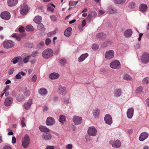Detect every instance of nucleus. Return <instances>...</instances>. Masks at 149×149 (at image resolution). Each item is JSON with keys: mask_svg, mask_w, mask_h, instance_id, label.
<instances>
[{"mask_svg": "<svg viewBox=\"0 0 149 149\" xmlns=\"http://www.w3.org/2000/svg\"><path fill=\"white\" fill-rule=\"evenodd\" d=\"M53 54V51L51 49L47 48L43 51L42 53V56L44 58L47 59L51 57Z\"/></svg>", "mask_w": 149, "mask_h": 149, "instance_id": "f257e3e1", "label": "nucleus"}, {"mask_svg": "<svg viewBox=\"0 0 149 149\" xmlns=\"http://www.w3.org/2000/svg\"><path fill=\"white\" fill-rule=\"evenodd\" d=\"M30 139L29 136L26 134L22 138V146L24 148H27L30 143Z\"/></svg>", "mask_w": 149, "mask_h": 149, "instance_id": "f03ea898", "label": "nucleus"}, {"mask_svg": "<svg viewBox=\"0 0 149 149\" xmlns=\"http://www.w3.org/2000/svg\"><path fill=\"white\" fill-rule=\"evenodd\" d=\"M30 8L28 6L26 3H24L21 6L20 9V13L23 15L27 14L28 13Z\"/></svg>", "mask_w": 149, "mask_h": 149, "instance_id": "7ed1b4c3", "label": "nucleus"}, {"mask_svg": "<svg viewBox=\"0 0 149 149\" xmlns=\"http://www.w3.org/2000/svg\"><path fill=\"white\" fill-rule=\"evenodd\" d=\"M110 67L113 69H118L120 67V62L117 60L111 62L110 64Z\"/></svg>", "mask_w": 149, "mask_h": 149, "instance_id": "20e7f679", "label": "nucleus"}, {"mask_svg": "<svg viewBox=\"0 0 149 149\" xmlns=\"http://www.w3.org/2000/svg\"><path fill=\"white\" fill-rule=\"evenodd\" d=\"M142 62L144 64H146L149 62V54L146 52H144L141 58Z\"/></svg>", "mask_w": 149, "mask_h": 149, "instance_id": "39448f33", "label": "nucleus"}, {"mask_svg": "<svg viewBox=\"0 0 149 149\" xmlns=\"http://www.w3.org/2000/svg\"><path fill=\"white\" fill-rule=\"evenodd\" d=\"M115 52L113 50H110L107 51L104 54L105 58L107 60H109L112 58L114 57Z\"/></svg>", "mask_w": 149, "mask_h": 149, "instance_id": "423d86ee", "label": "nucleus"}, {"mask_svg": "<svg viewBox=\"0 0 149 149\" xmlns=\"http://www.w3.org/2000/svg\"><path fill=\"white\" fill-rule=\"evenodd\" d=\"M3 45L5 48L8 49L13 47L15 45V43L11 40H8L4 42Z\"/></svg>", "mask_w": 149, "mask_h": 149, "instance_id": "0eeeda50", "label": "nucleus"}, {"mask_svg": "<svg viewBox=\"0 0 149 149\" xmlns=\"http://www.w3.org/2000/svg\"><path fill=\"white\" fill-rule=\"evenodd\" d=\"M87 132L89 136H94L96 135L97 131L94 126H91L89 127Z\"/></svg>", "mask_w": 149, "mask_h": 149, "instance_id": "6e6552de", "label": "nucleus"}, {"mask_svg": "<svg viewBox=\"0 0 149 149\" xmlns=\"http://www.w3.org/2000/svg\"><path fill=\"white\" fill-rule=\"evenodd\" d=\"M109 143L114 148H118L121 146V143L118 140L116 141L111 140L109 141Z\"/></svg>", "mask_w": 149, "mask_h": 149, "instance_id": "1a4fd4ad", "label": "nucleus"}, {"mask_svg": "<svg viewBox=\"0 0 149 149\" xmlns=\"http://www.w3.org/2000/svg\"><path fill=\"white\" fill-rule=\"evenodd\" d=\"M0 17L3 19L8 20L10 18V14L8 12L4 11L1 13Z\"/></svg>", "mask_w": 149, "mask_h": 149, "instance_id": "9d476101", "label": "nucleus"}, {"mask_svg": "<svg viewBox=\"0 0 149 149\" xmlns=\"http://www.w3.org/2000/svg\"><path fill=\"white\" fill-rule=\"evenodd\" d=\"M82 118L79 116H74L72 119L75 125L80 124L82 122Z\"/></svg>", "mask_w": 149, "mask_h": 149, "instance_id": "9b49d317", "label": "nucleus"}, {"mask_svg": "<svg viewBox=\"0 0 149 149\" xmlns=\"http://www.w3.org/2000/svg\"><path fill=\"white\" fill-rule=\"evenodd\" d=\"M104 120L107 124L110 125L112 123V119L111 116L109 114H107L104 117Z\"/></svg>", "mask_w": 149, "mask_h": 149, "instance_id": "f8f14e48", "label": "nucleus"}, {"mask_svg": "<svg viewBox=\"0 0 149 149\" xmlns=\"http://www.w3.org/2000/svg\"><path fill=\"white\" fill-rule=\"evenodd\" d=\"M55 123L54 119L51 117H48L46 121V124L47 125H52L54 124Z\"/></svg>", "mask_w": 149, "mask_h": 149, "instance_id": "ddd939ff", "label": "nucleus"}, {"mask_svg": "<svg viewBox=\"0 0 149 149\" xmlns=\"http://www.w3.org/2000/svg\"><path fill=\"white\" fill-rule=\"evenodd\" d=\"M22 57H25L23 59V62L24 63H27L29 61L31 57V55H29L27 53H24L22 54Z\"/></svg>", "mask_w": 149, "mask_h": 149, "instance_id": "4468645a", "label": "nucleus"}, {"mask_svg": "<svg viewBox=\"0 0 149 149\" xmlns=\"http://www.w3.org/2000/svg\"><path fill=\"white\" fill-rule=\"evenodd\" d=\"M13 99L10 97H8L6 98L4 102L5 105L8 107L10 106L12 103Z\"/></svg>", "mask_w": 149, "mask_h": 149, "instance_id": "2eb2a0df", "label": "nucleus"}, {"mask_svg": "<svg viewBox=\"0 0 149 149\" xmlns=\"http://www.w3.org/2000/svg\"><path fill=\"white\" fill-rule=\"evenodd\" d=\"M58 91L59 93L62 94V95H65L67 93L66 88L61 85L59 86Z\"/></svg>", "mask_w": 149, "mask_h": 149, "instance_id": "dca6fc26", "label": "nucleus"}, {"mask_svg": "<svg viewBox=\"0 0 149 149\" xmlns=\"http://www.w3.org/2000/svg\"><path fill=\"white\" fill-rule=\"evenodd\" d=\"M134 109L133 108H131L128 109L127 112V117L129 119L132 118L134 114Z\"/></svg>", "mask_w": 149, "mask_h": 149, "instance_id": "f3484780", "label": "nucleus"}, {"mask_svg": "<svg viewBox=\"0 0 149 149\" xmlns=\"http://www.w3.org/2000/svg\"><path fill=\"white\" fill-rule=\"evenodd\" d=\"M149 134L146 132L141 133L140 135L139 139L141 141H143L146 139L148 136Z\"/></svg>", "mask_w": 149, "mask_h": 149, "instance_id": "a211bd4d", "label": "nucleus"}, {"mask_svg": "<svg viewBox=\"0 0 149 149\" xmlns=\"http://www.w3.org/2000/svg\"><path fill=\"white\" fill-rule=\"evenodd\" d=\"M32 104V99H29V100L27 102H25L24 104V108L26 110L29 109Z\"/></svg>", "mask_w": 149, "mask_h": 149, "instance_id": "6ab92c4d", "label": "nucleus"}, {"mask_svg": "<svg viewBox=\"0 0 149 149\" xmlns=\"http://www.w3.org/2000/svg\"><path fill=\"white\" fill-rule=\"evenodd\" d=\"M22 59V57L21 56H18L14 58L11 61V62L13 64H16L18 62L19 63L20 62Z\"/></svg>", "mask_w": 149, "mask_h": 149, "instance_id": "aec40b11", "label": "nucleus"}, {"mask_svg": "<svg viewBox=\"0 0 149 149\" xmlns=\"http://www.w3.org/2000/svg\"><path fill=\"white\" fill-rule=\"evenodd\" d=\"M88 54L87 53L82 54L78 58V62H82L88 56Z\"/></svg>", "mask_w": 149, "mask_h": 149, "instance_id": "412c9836", "label": "nucleus"}, {"mask_svg": "<svg viewBox=\"0 0 149 149\" xmlns=\"http://www.w3.org/2000/svg\"><path fill=\"white\" fill-rule=\"evenodd\" d=\"M132 33V31L131 29H128L124 32V35L125 37L129 38L131 36Z\"/></svg>", "mask_w": 149, "mask_h": 149, "instance_id": "4be33fe9", "label": "nucleus"}, {"mask_svg": "<svg viewBox=\"0 0 149 149\" xmlns=\"http://www.w3.org/2000/svg\"><path fill=\"white\" fill-rule=\"evenodd\" d=\"M18 0H8L7 3L9 6H13L17 4Z\"/></svg>", "mask_w": 149, "mask_h": 149, "instance_id": "5701e85b", "label": "nucleus"}, {"mask_svg": "<svg viewBox=\"0 0 149 149\" xmlns=\"http://www.w3.org/2000/svg\"><path fill=\"white\" fill-rule=\"evenodd\" d=\"M100 113V110L98 108H95L93 109V115L95 118H98L99 117Z\"/></svg>", "mask_w": 149, "mask_h": 149, "instance_id": "b1692460", "label": "nucleus"}, {"mask_svg": "<svg viewBox=\"0 0 149 149\" xmlns=\"http://www.w3.org/2000/svg\"><path fill=\"white\" fill-rule=\"evenodd\" d=\"M72 30V28L70 27H69L66 29L64 32V35L67 37L70 36L71 34V31Z\"/></svg>", "mask_w": 149, "mask_h": 149, "instance_id": "393cba45", "label": "nucleus"}, {"mask_svg": "<svg viewBox=\"0 0 149 149\" xmlns=\"http://www.w3.org/2000/svg\"><path fill=\"white\" fill-rule=\"evenodd\" d=\"M59 77V74L53 72L49 75V78L52 79H58Z\"/></svg>", "mask_w": 149, "mask_h": 149, "instance_id": "a878e982", "label": "nucleus"}, {"mask_svg": "<svg viewBox=\"0 0 149 149\" xmlns=\"http://www.w3.org/2000/svg\"><path fill=\"white\" fill-rule=\"evenodd\" d=\"M39 93L41 96H45L47 93V90L44 88H41L38 91Z\"/></svg>", "mask_w": 149, "mask_h": 149, "instance_id": "bb28decb", "label": "nucleus"}, {"mask_svg": "<svg viewBox=\"0 0 149 149\" xmlns=\"http://www.w3.org/2000/svg\"><path fill=\"white\" fill-rule=\"evenodd\" d=\"M26 75V73L23 71L19 72L17 74L15 77V78L16 79H20L22 77V76H25Z\"/></svg>", "mask_w": 149, "mask_h": 149, "instance_id": "cd10ccee", "label": "nucleus"}, {"mask_svg": "<svg viewBox=\"0 0 149 149\" xmlns=\"http://www.w3.org/2000/svg\"><path fill=\"white\" fill-rule=\"evenodd\" d=\"M42 138L45 140H50L52 138L51 134L49 133H45L42 136Z\"/></svg>", "mask_w": 149, "mask_h": 149, "instance_id": "c85d7f7f", "label": "nucleus"}, {"mask_svg": "<svg viewBox=\"0 0 149 149\" xmlns=\"http://www.w3.org/2000/svg\"><path fill=\"white\" fill-rule=\"evenodd\" d=\"M147 9V5L144 4H141L139 7L140 10L142 12H145L146 11Z\"/></svg>", "mask_w": 149, "mask_h": 149, "instance_id": "c756f323", "label": "nucleus"}, {"mask_svg": "<svg viewBox=\"0 0 149 149\" xmlns=\"http://www.w3.org/2000/svg\"><path fill=\"white\" fill-rule=\"evenodd\" d=\"M122 94V91L120 89H118L116 90L114 92V96L116 97L120 96Z\"/></svg>", "mask_w": 149, "mask_h": 149, "instance_id": "7c9ffc66", "label": "nucleus"}, {"mask_svg": "<svg viewBox=\"0 0 149 149\" xmlns=\"http://www.w3.org/2000/svg\"><path fill=\"white\" fill-rule=\"evenodd\" d=\"M41 17L40 16L38 15L36 16L33 19V21L35 23L37 24H39L41 22Z\"/></svg>", "mask_w": 149, "mask_h": 149, "instance_id": "2f4dec72", "label": "nucleus"}, {"mask_svg": "<svg viewBox=\"0 0 149 149\" xmlns=\"http://www.w3.org/2000/svg\"><path fill=\"white\" fill-rule=\"evenodd\" d=\"M39 130L42 132H48L49 130L46 127L44 126H40L39 127Z\"/></svg>", "mask_w": 149, "mask_h": 149, "instance_id": "473e14b6", "label": "nucleus"}, {"mask_svg": "<svg viewBox=\"0 0 149 149\" xmlns=\"http://www.w3.org/2000/svg\"><path fill=\"white\" fill-rule=\"evenodd\" d=\"M112 43V42L110 40H108L103 42L102 45V47H105L107 46L110 45Z\"/></svg>", "mask_w": 149, "mask_h": 149, "instance_id": "72a5a7b5", "label": "nucleus"}, {"mask_svg": "<svg viewBox=\"0 0 149 149\" xmlns=\"http://www.w3.org/2000/svg\"><path fill=\"white\" fill-rule=\"evenodd\" d=\"M66 118L64 116L61 115L59 116V121L62 124H63L65 122Z\"/></svg>", "mask_w": 149, "mask_h": 149, "instance_id": "f704fd0d", "label": "nucleus"}, {"mask_svg": "<svg viewBox=\"0 0 149 149\" xmlns=\"http://www.w3.org/2000/svg\"><path fill=\"white\" fill-rule=\"evenodd\" d=\"M44 45V42L43 41H41L37 45L36 48L38 49H40L43 47Z\"/></svg>", "mask_w": 149, "mask_h": 149, "instance_id": "c9c22d12", "label": "nucleus"}, {"mask_svg": "<svg viewBox=\"0 0 149 149\" xmlns=\"http://www.w3.org/2000/svg\"><path fill=\"white\" fill-rule=\"evenodd\" d=\"M123 79L126 80L131 81L132 80V77L128 74H124L123 76Z\"/></svg>", "mask_w": 149, "mask_h": 149, "instance_id": "e433bc0d", "label": "nucleus"}, {"mask_svg": "<svg viewBox=\"0 0 149 149\" xmlns=\"http://www.w3.org/2000/svg\"><path fill=\"white\" fill-rule=\"evenodd\" d=\"M108 12L110 14H115L117 13V10L115 8L110 7L109 8Z\"/></svg>", "mask_w": 149, "mask_h": 149, "instance_id": "4c0bfd02", "label": "nucleus"}, {"mask_svg": "<svg viewBox=\"0 0 149 149\" xmlns=\"http://www.w3.org/2000/svg\"><path fill=\"white\" fill-rule=\"evenodd\" d=\"M126 0H114V3L117 4H123L126 2Z\"/></svg>", "mask_w": 149, "mask_h": 149, "instance_id": "58836bf2", "label": "nucleus"}, {"mask_svg": "<svg viewBox=\"0 0 149 149\" xmlns=\"http://www.w3.org/2000/svg\"><path fill=\"white\" fill-rule=\"evenodd\" d=\"M37 28L39 30L42 31H44L45 30L44 25L40 23L38 24Z\"/></svg>", "mask_w": 149, "mask_h": 149, "instance_id": "ea45409f", "label": "nucleus"}, {"mask_svg": "<svg viewBox=\"0 0 149 149\" xmlns=\"http://www.w3.org/2000/svg\"><path fill=\"white\" fill-rule=\"evenodd\" d=\"M105 36V34L102 32L98 33L96 36L97 38L101 39H102L104 38Z\"/></svg>", "mask_w": 149, "mask_h": 149, "instance_id": "a19ab883", "label": "nucleus"}, {"mask_svg": "<svg viewBox=\"0 0 149 149\" xmlns=\"http://www.w3.org/2000/svg\"><path fill=\"white\" fill-rule=\"evenodd\" d=\"M25 30L27 31H33L34 30V29L32 25L29 24L26 26Z\"/></svg>", "mask_w": 149, "mask_h": 149, "instance_id": "79ce46f5", "label": "nucleus"}, {"mask_svg": "<svg viewBox=\"0 0 149 149\" xmlns=\"http://www.w3.org/2000/svg\"><path fill=\"white\" fill-rule=\"evenodd\" d=\"M24 98V95L22 94H19L17 97V100L19 102L22 101Z\"/></svg>", "mask_w": 149, "mask_h": 149, "instance_id": "37998d69", "label": "nucleus"}, {"mask_svg": "<svg viewBox=\"0 0 149 149\" xmlns=\"http://www.w3.org/2000/svg\"><path fill=\"white\" fill-rule=\"evenodd\" d=\"M143 88L142 86H139L136 88V93H141L143 92Z\"/></svg>", "mask_w": 149, "mask_h": 149, "instance_id": "c03bdc74", "label": "nucleus"}, {"mask_svg": "<svg viewBox=\"0 0 149 149\" xmlns=\"http://www.w3.org/2000/svg\"><path fill=\"white\" fill-rule=\"evenodd\" d=\"M30 93L29 90L26 88L24 92V94L26 96H29L30 95Z\"/></svg>", "mask_w": 149, "mask_h": 149, "instance_id": "a18cd8bd", "label": "nucleus"}, {"mask_svg": "<svg viewBox=\"0 0 149 149\" xmlns=\"http://www.w3.org/2000/svg\"><path fill=\"white\" fill-rule=\"evenodd\" d=\"M60 63L62 65H64L66 63V60L65 59L63 58L61 59L59 61Z\"/></svg>", "mask_w": 149, "mask_h": 149, "instance_id": "49530a36", "label": "nucleus"}, {"mask_svg": "<svg viewBox=\"0 0 149 149\" xmlns=\"http://www.w3.org/2000/svg\"><path fill=\"white\" fill-rule=\"evenodd\" d=\"M143 82L146 84H149V77H147L144 78L143 80Z\"/></svg>", "mask_w": 149, "mask_h": 149, "instance_id": "de8ad7c7", "label": "nucleus"}, {"mask_svg": "<svg viewBox=\"0 0 149 149\" xmlns=\"http://www.w3.org/2000/svg\"><path fill=\"white\" fill-rule=\"evenodd\" d=\"M135 3L133 2H130L129 4V7L131 9L134 8L135 7Z\"/></svg>", "mask_w": 149, "mask_h": 149, "instance_id": "09e8293b", "label": "nucleus"}, {"mask_svg": "<svg viewBox=\"0 0 149 149\" xmlns=\"http://www.w3.org/2000/svg\"><path fill=\"white\" fill-rule=\"evenodd\" d=\"M38 53L39 52L38 51H34L32 52L31 56H32L33 57H36L37 56Z\"/></svg>", "mask_w": 149, "mask_h": 149, "instance_id": "8fccbe9b", "label": "nucleus"}, {"mask_svg": "<svg viewBox=\"0 0 149 149\" xmlns=\"http://www.w3.org/2000/svg\"><path fill=\"white\" fill-rule=\"evenodd\" d=\"M25 36V34H20L19 35H17V37L16 38V40L18 41H19L20 40V39L22 37L24 36Z\"/></svg>", "mask_w": 149, "mask_h": 149, "instance_id": "3c124183", "label": "nucleus"}, {"mask_svg": "<svg viewBox=\"0 0 149 149\" xmlns=\"http://www.w3.org/2000/svg\"><path fill=\"white\" fill-rule=\"evenodd\" d=\"M99 46L98 44H94L92 46V48L93 50H96L98 49Z\"/></svg>", "mask_w": 149, "mask_h": 149, "instance_id": "603ef678", "label": "nucleus"}, {"mask_svg": "<svg viewBox=\"0 0 149 149\" xmlns=\"http://www.w3.org/2000/svg\"><path fill=\"white\" fill-rule=\"evenodd\" d=\"M56 33V31H54L49 32L47 33V35L48 37H51L52 36L55 35Z\"/></svg>", "mask_w": 149, "mask_h": 149, "instance_id": "864d4df0", "label": "nucleus"}, {"mask_svg": "<svg viewBox=\"0 0 149 149\" xmlns=\"http://www.w3.org/2000/svg\"><path fill=\"white\" fill-rule=\"evenodd\" d=\"M78 3V1H72L69 2V5L70 6H75Z\"/></svg>", "mask_w": 149, "mask_h": 149, "instance_id": "5fc2aeb1", "label": "nucleus"}, {"mask_svg": "<svg viewBox=\"0 0 149 149\" xmlns=\"http://www.w3.org/2000/svg\"><path fill=\"white\" fill-rule=\"evenodd\" d=\"M91 14L92 15V18H95L97 15V13L95 11H92Z\"/></svg>", "mask_w": 149, "mask_h": 149, "instance_id": "6e6d98bb", "label": "nucleus"}, {"mask_svg": "<svg viewBox=\"0 0 149 149\" xmlns=\"http://www.w3.org/2000/svg\"><path fill=\"white\" fill-rule=\"evenodd\" d=\"M51 42V40L50 38H47L45 40V44L47 45H48Z\"/></svg>", "mask_w": 149, "mask_h": 149, "instance_id": "4d7b16f0", "label": "nucleus"}, {"mask_svg": "<svg viewBox=\"0 0 149 149\" xmlns=\"http://www.w3.org/2000/svg\"><path fill=\"white\" fill-rule=\"evenodd\" d=\"M51 20L52 21L55 22L56 20L57 19L56 17L54 15H51L50 17Z\"/></svg>", "mask_w": 149, "mask_h": 149, "instance_id": "13d9d810", "label": "nucleus"}, {"mask_svg": "<svg viewBox=\"0 0 149 149\" xmlns=\"http://www.w3.org/2000/svg\"><path fill=\"white\" fill-rule=\"evenodd\" d=\"M134 47L136 49H138L140 48V44L139 43H136L134 45Z\"/></svg>", "mask_w": 149, "mask_h": 149, "instance_id": "bf43d9fd", "label": "nucleus"}, {"mask_svg": "<svg viewBox=\"0 0 149 149\" xmlns=\"http://www.w3.org/2000/svg\"><path fill=\"white\" fill-rule=\"evenodd\" d=\"M66 148L67 149H72V145L71 144H68L66 146Z\"/></svg>", "mask_w": 149, "mask_h": 149, "instance_id": "052dcab7", "label": "nucleus"}, {"mask_svg": "<svg viewBox=\"0 0 149 149\" xmlns=\"http://www.w3.org/2000/svg\"><path fill=\"white\" fill-rule=\"evenodd\" d=\"M47 10L48 11H51L53 12L54 11V9L52 7H48L47 8Z\"/></svg>", "mask_w": 149, "mask_h": 149, "instance_id": "680f3d73", "label": "nucleus"}, {"mask_svg": "<svg viewBox=\"0 0 149 149\" xmlns=\"http://www.w3.org/2000/svg\"><path fill=\"white\" fill-rule=\"evenodd\" d=\"M18 30L20 32H23L24 31V28L22 26H21L19 28Z\"/></svg>", "mask_w": 149, "mask_h": 149, "instance_id": "e2e57ef3", "label": "nucleus"}, {"mask_svg": "<svg viewBox=\"0 0 149 149\" xmlns=\"http://www.w3.org/2000/svg\"><path fill=\"white\" fill-rule=\"evenodd\" d=\"M54 147L53 146H47L45 149H54Z\"/></svg>", "mask_w": 149, "mask_h": 149, "instance_id": "0e129e2a", "label": "nucleus"}, {"mask_svg": "<svg viewBox=\"0 0 149 149\" xmlns=\"http://www.w3.org/2000/svg\"><path fill=\"white\" fill-rule=\"evenodd\" d=\"M37 79V76L34 75L32 77V80L33 82H35L36 81Z\"/></svg>", "mask_w": 149, "mask_h": 149, "instance_id": "69168bd1", "label": "nucleus"}, {"mask_svg": "<svg viewBox=\"0 0 149 149\" xmlns=\"http://www.w3.org/2000/svg\"><path fill=\"white\" fill-rule=\"evenodd\" d=\"M92 18V15L91 13L89 14L87 17V19L89 21H90Z\"/></svg>", "mask_w": 149, "mask_h": 149, "instance_id": "338daca9", "label": "nucleus"}, {"mask_svg": "<svg viewBox=\"0 0 149 149\" xmlns=\"http://www.w3.org/2000/svg\"><path fill=\"white\" fill-rule=\"evenodd\" d=\"M3 149H12V148L10 146H5L3 147Z\"/></svg>", "mask_w": 149, "mask_h": 149, "instance_id": "774afa93", "label": "nucleus"}]
</instances>
